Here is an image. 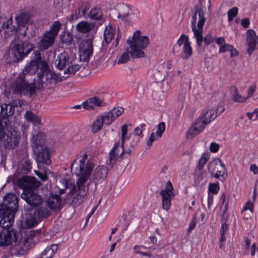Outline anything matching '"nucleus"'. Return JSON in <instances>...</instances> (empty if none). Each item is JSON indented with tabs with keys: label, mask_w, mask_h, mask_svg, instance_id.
Returning a JSON list of instances; mask_svg holds the SVG:
<instances>
[{
	"label": "nucleus",
	"mask_w": 258,
	"mask_h": 258,
	"mask_svg": "<svg viewBox=\"0 0 258 258\" xmlns=\"http://www.w3.org/2000/svg\"><path fill=\"white\" fill-rule=\"evenodd\" d=\"M177 44L178 46H174L172 48V52L174 54L179 53V47L183 44V50L180 54L181 57L183 59H188L191 56L192 50L187 35L182 34L178 39Z\"/></svg>",
	"instance_id": "9d476101"
},
{
	"label": "nucleus",
	"mask_w": 258,
	"mask_h": 258,
	"mask_svg": "<svg viewBox=\"0 0 258 258\" xmlns=\"http://www.w3.org/2000/svg\"><path fill=\"white\" fill-rule=\"evenodd\" d=\"M197 224V219L196 218V216H194V217L191 219V220L189 223V227L187 229V232H190L194 228H195V226Z\"/></svg>",
	"instance_id": "052dcab7"
},
{
	"label": "nucleus",
	"mask_w": 258,
	"mask_h": 258,
	"mask_svg": "<svg viewBox=\"0 0 258 258\" xmlns=\"http://www.w3.org/2000/svg\"><path fill=\"white\" fill-rule=\"evenodd\" d=\"M45 141V136L44 133L39 132L36 135L34 136L32 138V147L33 151H37V149L44 148L43 144Z\"/></svg>",
	"instance_id": "a878e982"
},
{
	"label": "nucleus",
	"mask_w": 258,
	"mask_h": 258,
	"mask_svg": "<svg viewBox=\"0 0 258 258\" xmlns=\"http://www.w3.org/2000/svg\"><path fill=\"white\" fill-rule=\"evenodd\" d=\"M247 210H249V211H250V212L251 213H253V204L250 201H248L246 203V205L243 207V209H242L241 212H243V211Z\"/></svg>",
	"instance_id": "bf43d9fd"
},
{
	"label": "nucleus",
	"mask_w": 258,
	"mask_h": 258,
	"mask_svg": "<svg viewBox=\"0 0 258 258\" xmlns=\"http://www.w3.org/2000/svg\"><path fill=\"white\" fill-rule=\"evenodd\" d=\"M238 14V9L237 7H233L230 9L228 12V17L229 21H231L233 18L237 16Z\"/></svg>",
	"instance_id": "5fc2aeb1"
},
{
	"label": "nucleus",
	"mask_w": 258,
	"mask_h": 258,
	"mask_svg": "<svg viewBox=\"0 0 258 258\" xmlns=\"http://www.w3.org/2000/svg\"><path fill=\"white\" fill-rule=\"evenodd\" d=\"M13 22L12 17L8 20L5 18H2V22L4 26L3 30H5L4 35L6 38L13 35L17 32L18 28L13 25Z\"/></svg>",
	"instance_id": "aec40b11"
},
{
	"label": "nucleus",
	"mask_w": 258,
	"mask_h": 258,
	"mask_svg": "<svg viewBox=\"0 0 258 258\" xmlns=\"http://www.w3.org/2000/svg\"><path fill=\"white\" fill-rule=\"evenodd\" d=\"M79 17H81L79 16V14L77 13V11H75V13H73L68 18V20L70 22H73L75 20H77Z\"/></svg>",
	"instance_id": "338daca9"
},
{
	"label": "nucleus",
	"mask_w": 258,
	"mask_h": 258,
	"mask_svg": "<svg viewBox=\"0 0 258 258\" xmlns=\"http://www.w3.org/2000/svg\"><path fill=\"white\" fill-rule=\"evenodd\" d=\"M70 62L68 53L64 51L58 55L55 60V65L58 69L61 70L69 65Z\"/></svg>",
	"instance_id": "bb28decb"
},
{
	"label": "nucleus",
	"mask_w": 258,
	"mask_h": 258,
	"mask_svg": "<svg viewBox=\"0 0 258 258\" xmlns=\"http://www.w3.org/2000/svg\"><path fill=\"white\" fill-rule=\"evenodd\" d=\"M22 170L25 173H28L30 171L31 167V162L29 160H25L22 163Z\"/></svg>",
	"instance_id": "864d4df0"
},
{
	"label": "nucleus",
	"mask_w": 258,
	"mask_h": 258,
	"mask_svg": "<svg viewBox=\"0 0 258 258\" xmlns=\"http://www.w3.org/2000/svg\"><path fill=\"white\" fill-rule=\"evenodd\" d=\"M102 116H98L91 125V131L95 134L100 131L104 124Z\"/></svg>",
	"instance_id": "72a5a7b5"
},
{
	"label": "nucleus",
	"mask_w": 258,
	"mask_h": 258,
	"mask_svg": "<svg viewBox=\"0 0 258 258\" xmlns=\"http://www.w3.org/2000/svg\"><path fill=\"white\" fill-rule=\"evenodd\" d=\"M18 198L16 195L9 193L4 197L3 203L0 205V219L6 221L14 222L16 212L19 208Z\"/></svg>",
	"instance_id": "20e7f679"
},
{
	"label": "nucleus",
	"mask_w": 258,
	"mask_h": 258,
	"mask_svg": "<svg viewBox=\"0 0 258 258\" xmlns=\"http://www.w3.org/2000/svg\"><path fill=\"white\" fill-rule=\"evenodd\" d=\"M149 42V39L147 36H141L140 31L137 30L133 37L127 40V43L131 49L130 54L132 58L143 57L144 53L142 49L147 47Z\"/></svg>",
	"instance_id": "39448f33"
},
{
	"label": "nucleus",
	"mask_w": 258,
	"mask_h": 258,
	"mask_svg": "<svg viewBox=\"0 0 258 258\" xmlns=\"http://www.w3.org/2000/svg\"><path fill=\"white\" fill-rule=\"evenodd\" d=\"M46 206L50 209H61V197L57 195L51 194V196L45 201Z\"/></svg>",
	"instance_id": "b1692460"
},
{
	"label": "nucleus",
	"mask_w": 258,
	"mask_h": 258,
	"mask_svg": "<svg viewBox=\"0 0 258 258\" xmlns=\"http://www.w3.org/2000/svg\"><path fill=\"white\" fill-rule=\"evenodd\" d=\"M106 103L98 96H94L87 99L84 101L82 106L84 109L87 110H91L94 108V107H104Z\"/></svg>",
	"instance_id": "412c9836"
},
{
	"label": "nucleus",
	"mask_w": 258,
	"mask_h": 258,
	"mask_svg": "<svg viewBox=\"0 0 258 258\" xmlns=\"http://www.w3.org/2000/svg\"><path fill=\"white\" fill-rule=\"evenodd\" d=\"M232 48V45L229 44L225 43L223 45H221L219 48V53H224L226 51H229Z\"/></svg>",
	"instance_id": "13d9d810"
},
{
	"label": "nucleus",
	"mask_w": 258,
	"mask_h": 258,
	"mask_svg": "<svg viewBox=\"0 0 258 258\" xmlns=\"http://www.w3.org/2000/svg\"><path fill=\"white\" fill-rule=\"evenodd\" d=\"M173 186L170 181H168L166 184L164 189L160 191V195L162 196V208L166 211H168L171 206V197H174V195L172 191Z\"/></svg>",
	"instance_id": "ddd939ff"
},
{
	"label": "nucleus",
	"mask_w": 258,
	"mask_h": 258,
	"mask_svg": "<svg viewBox=\"0 0 258 258\" xmlns=\"http://www.w3.org/2000/svg\"><path fill=\"white\" fill-rule=\"evenodd\" d=\"M219 149V145L216 143H212L210 146V150L213 153L217 152Z\"/></svg>",
	"instance_id": "e2e57ef3"
},
{
	"label": "nucleus",
	"mask_w": 258,
	"mask_h": 258,
	"mask_svg": "<svg viewBox=\"0 0 258 258\" xmlns=\"http://www.w3.org/2000/svg\"><path fill=\"white\" fill-rule=\"evenodd\" d=\"M22 180L25 188V190H33L38 188L41 184L40 182L34 177L25 176L22 177Z\"/></svg>",
	"instance_id": "4be33fe9"
},
{
	"label": "nucleus",
	"mask_w": 258,
	"mask_h": 258,
	"mask_svg": "<svg viewBox=\"0 0 258 258\" xmlns=\"http://www.w3.org/2000/svg\"><path fill=\"white\" fill-rule=\"evenodd\" d=\"M121 148L122 149V151L121 153L120 154V156H121L124 153V142L126 139H127L126 137V135L127 133V125L126 124H123L122 125L121 128Z\"/></svg>",
	"instance_id": "ea45409f"
},
{
	"label": "nucleus",
	"mask_w": 258,
	"mask_h": 258,
	"mask_svg": "<svg viewBox=\"0 0 258 258\" xmlns=\"http://www.w3.org/2000/svg\"><path fill=\"white\" fill-rule=\"evenodd\" d=\"M50 79L52 82H54L55 84L61 82L62 81V78H61L59 75L54 73L50 74Z\"/></svg>",
	"instance_id": "4d7b16f0"
},
{
	"label": "nucleus",
	"mask_w": 258,
	"mask_h": 258,
	"mask_svg": "<svg viewBox=\"0 0 258 258\" xmlns=\"http://www.w3.org/2000/svg\"><path fill=\"white\" fill-rule=\"evenodd\" d=\"M21 198L29 205V208H36L43 202L42 196L34 190H24L21 194Z\"/></svg>",
	"instance_id": "9b49d317"
},
{
	"label": "nucleus",
	"mask_w": 258,
	"mask_h": 258,
	"mask_svg": "<svg viewBox=\"0 0 258 258\" xmlns=\"http://www.w3.org/2000/svg\"><path fill=\"white\" fill-rule=\"evenodd\" d=\"M80 59L83 61H88L93 54L92 40L87 39L82 42V46L79 48Z\"/></svg>",
	"instance_id": "4468645a"
},
{
	"label": "nucleus",
	"mask_w": 258,
	"mask_h": 258,
	"mask_svg": "<svg viewBox=\"0 0 258 258\" xmlns=\"http://www.w3.org/2000/svg\"><path fill=\"white\" fill-rule=\"evenodd\" d=\"M129 52L127 50L125 52L122 53L120 57L117 60L118 64H122L126 63L130 59V55Z\"/></svg>",
	"instance_id": "c03bdc74"
},
{
	"label": "nucleus",
	"mask_w": 258,
	"mask_h": 258,
	"mask_svg": "<svg viewBox=\"0 0 258 258\" xmlns=\"http://www.w3.org/2000/svg\"><path fill=\"white\" fill-rule=\"evenodd\" d=\"M37 63L31 61L20 73L18 77L13 82L11 85L12 91L15 94L32 96L36 92V87L34 84L28 83L26 81V76L30 74H35L38 71Z\"/></svg>",
	"instance_id": "f03ea898"
},
{
	"label": "nucleus",
	"mask_w": 258,
	"mask_h": 258,
	"mask_svg": "<svg viewBox=\"0 0 258 258\" xmlns=\"http://www.w3.org/2000/svg\"><path fill=\"white\" fill-rule=\"evenodd\" d=\"M221 199L222 200V204L224 205V208L223 210V217L224 216V214L227 212L228 208V203H229V198L226 196L225 193H223L221 196Z\"/></svg>",
	"instance_id": "de8ad7c7"
},
{
	"label": "nucleus",
	"mask_w": 258,
	"mask_h": 258,
	"mask_svg": "<svg viewBox=\"0 0 258 258\" xmlns=\"http://www.w3.org/2000/svg\"><path fill=\"white\" fill-rule=\"evenodd\" d=\"M258 37H256L255 32L252 29H248L246 32V40L248 44L247 53L251 55L255 49Z\"/></svg>",
	"instance_id": "6ab92c4d"
},
{
	"label": "nucleus",
	"mask_w": 258,
	"mask_h": 258,
	"mask_svg": "<svg viewBox=\"0 0 258 258\" xmlns=\"http://www.w3.org/2000/svg\"><path fill=\"white\" fill-rule=\"evenodd\" d=\"M123 111L124 109L121 107H114L110 111H109L115 119L119 116H120L123 112Z\"/></svg>",
	"instance_id": "37998d69"
},
{
	"label": "nucleus",
	"mask_w": 258,
	"mask_h": 258,
	"mask_svg": "<svg viewBox=\"0 0 258 258\" xmlns=\"http://www.w3.org/2000/svg\"><path fill=\"white\" fill-rule=\"evenodd\" d=\"M119 146V143H115L110 152H109V162L108 163L109 166L110 167H112L114 164L115 163L118 153H116V150Z\"/></svg>",
	"instance_id": "473e14b6"
},
{
	"label": "nucleus",
	"mask_w": 258,
	"mask_h": 258,
	"mask_svg": "<svg viewBox=\"0 0 258 258\" xmlns=\"http://www.w3.org/2000/svg\"><path fill=\"white\" fill-rule=\"evenodd\" d=\"M61 27L62 24L59 21H55L52 25L51 28L48 31H47V32L50 34L51 35H53L54 37L56 38L58 35V32L61 29Z\"/></svg>",
	"instance_id": "e433bc0d"
},
{
	"label": "nucleus",
	"mask_w": 258,
	"mask_h": 258,
	"mask_svg": "<svg viewBox=\"0 0 258 258\" xmlns=\"http://www.w3.org/2000/svg\"><path fill=\"white\" fill-rule=\"evenodd\" d=\"M81 66L79 64H72L71 66L69 67L66 70H64V74H74L76 72L79 70Z\"/></svg>",
	"instance_id": "09e8293b"
},
{
	"label": "nucleus",
	"mask_w": 258,
	"mask_h": 258,
	"mask_svg": "<svg viewBox=\"0 0 258 258\" xmlns=\"http://www.w3.org/2000/svg\"><path fill=\"white\" fill-rule=\"evenodd\" d=\"M156 140V138L154 135V133H152L147 141V145L149 147L151 146L153 142Z\"/></svg>",
	"instance_id": "0e129e2a"
},
{
	"label": "nucleus",
	"mask_w": 258,
	"mask_h": 258,
	"mask_svg": "<svg viewBox=\"0 0 258 258\" xmlns=\"http://www.w3.org/2000/svg\"><path fill=\"white\" fill-rule=\"evenodd\" d=\"M60 42L63 45L66 46L72 44L73 42V36L71 33L69 31L61 32L59 36Z\"/></svg>",
	"instance_id": "c756f323"
},
{
	"label": "nucleus",
	"mask_w": 258,
	"mask_h": 258,
	"mask_svg": "<svg viewBox=\"0 0 258 258\" xmlns=\"http://www.w3.org/2000/svg\"><path fill=\"white\" fill-rule=\"evenodd\" d=\"M58 249L57 244H52L47 247L42 252L40 258H51Z\"/></svg>",
	"instance_id": "7c9ffc66"
},
{
	"label": "nucleus",
	"mask_w": 258,
	"mask_h": 258,
	"mask_svg": "<svg viewBox=\"0 0 258 258\" xmlns=\"http://www.w3.org/2000/svg\"><path fill=\"white\" fill-rule=\"evenodd\" d=\"M90 17L94 20H100L102 16V11L99 8L92 9L89 13Z\"/></svg>",
	"instance_id": "58836bf2"
},
{
	"label": "nucleus",
	"mask_w": 258,
	"mask_h": 258,
	"mask_svg": "<svg viewBox=\"0 0 258 258\" xmlns=\"http://www.w3.org/2000/svg\"><path fill=\"white\" fill-rule=\"evenodd\" d=\"M215 111V114H217V116L220 115L221 113H222L225 110L224 107L219 104L216 108L214 110Z\"/></svg>",
	"instance_id": "69168bd1"
},
{
	"label": "nucleus",
	"mask_w": 258,
	"mask_h": 258,
	"mask_svg": "<svg viewBox=\"0 0 258 258\" xmlns=\"http://www.w3.org/2000/svg\"><path fill=\"white\" fill-rule=\"evenodd\" d=\"M194 124L197 127L199 128V129L201 130L202 131H203L205 128L206 125L208 124L207 123L205 122V121H204L202 118H201L200 117L198 118L195 122Z\"/></svg>",
	"instance_id": "603ef678"
},
{
	"label": "nucleus",
	"mask_w": 258,
	"mask_h": 258,
	"mask_svg": "<svg viewBox=\"0 0 258 258\" xmlns=\"http://www.w3.org/2000/svg\"><path fill=\"white\" fill-rule=\"evenodd\" d=\"M209 159V156L208 154H204L200 158L199 164L198 165V168L201 170L203 169L205 164L208 161Z\"/></svg>",
	"instance_id": "a18cd8bd"
},
{
	"label": "nucleus",
	"mask_w": 258,
	"mask_h": 258,
	"mask_svg": "<svg viewBox=\"0 0 258 258\" xmlns=\"http://www.w3.org/2000/svg\"><path fill=\"white\" fill-rule=\"evenodd\" d=\"M115 35V30L111 26H107L104 31V40L106 43H110Z\"/></svg>",
	"instance_id": "2f4dec72"
},
{
	"label": "nucleus",
	"mask_w": 258,
	"mask_h": 258,
	"mask_svg": "<svg viewBox=\"0 0 258 258\" xmlns=\"http://www.w3.org/2000/svg\"><path fill=\"white\" fill-rule=\"evenodd\" d=\"M36 154V161L38 166H43L44 165H49L51 163L50 157V152L48 148L45 147L44 148L37 149V151H34Z\"/></svg>",
	"instance_id": "2eb2a0df"
},
{
	"label": "nucleus",
	"mask_w": 258,
	"mask_h": 258,
	"mask_svg": "<svg viewBox=\"0 0 258 258\" xmlns=\"http://www.w3.org/2000/svg\"><path fill=\"white\" fill-rule=\"evenodd\" d=\"M102 117V121H103V123L106 125H110L112 123L113 120L115 119L114 117H113L112 115L109 111L107 113L104 115H101Z\"/></svg>",
	"instance_id": "79ce46f5"
},
{
	"label": "nucleus",
	"mask_w": 258,
	"mask_h": 258,
	"mask_svg": "<svg viewBox=\"0 0 258 258\" xmlns=\"http://www.w3.org/2000/svg\"><path fill=\"white\" fill-rule=\"evenodd\" d=\"M30 244L27 239L18 242L15 245L13 246L10 252L12 255L20 256L25 255L30 248Z\"/></svg>",
	"instance_id": "dca6fc26"
},
{
	"label": "nucleus",
	"mask_w": 258,
	"mask_h": 258,
	"mask_svg": "<svg viewBox=\"0 0 258 258\" xmlns=\"http://www.w3.org/2000/svg\"><path fill=\"white\" fill-rule=\"evenodd\" d=\"M141 137L138 136L131 135L130 137V146L134 147L140 142Z\"/></svg>",
	"instance_id": "3c124183"
},
{
	"label": "nucleus",
	"mask_w": 258,
	"mask_h": 258,
	"mask_svg": "<svg viewBox=\"0 0 258 258\" xmlns=\"http://www.w3.org/2000/svg\"><path fill=\"white\" fill-rule=\"evenodd\" d=\"M217 117V114H215L214 109H209L204 112L203 115L200 117L205 121V123L209 124L212 120Z\"/></svg>",
	"instance_id": "f704fd0d"
},
{
	"label": "nucleus",
	"mask_w": 258,
	"mask_h": 258,
	"mask_svg": "<svg viewBox=\"0 0 258 258\" xmlns=\"http://www.w3.org/2000/svg\"><path fill=\"white\" fill-rule=\"evenodd\" d=\"M90 8V5L87 2H81L80 3L77 7L78 13L79 16H85L86 12Z\"/></svg>",
	"instance_id": "c9c22d12"
},
{
	"label": "nucleus",
	"mask_w": 258,
	"mask_h": 258,
	"mask_svg": "<svg viewBox=\"0 0 258 258\" xmlns=\"http://www.w3.org/2000/svg\"><path fill=\"white\" fill-rule=\"evenodd\" d=\"M17 103L3 104L1 106L0 118L5 119L13 114L15 111V107Z\"/></svg>",
	"instance_id": "393cba45"
},
{
	"label": "nucleus",
	"mask_w": 258,
	"mask_h": 258,
	"mask_svg": "<svg viewBox=\"0 0 258 258\" xmlns=\"http://www.w3.org/2000/svg\"><path fill=\"white\" fill-rule=\"evenodd\" d=\"M201 130L199 129L194 124L191 125V127L188 131L187 138L189 139H192L196 136L200 134L202 132Z\"/></svg>",
	"instance_id": "a19ab883"
},
{
	"label": "nucleus",
	"mask_w": 258,
	"mask_h": 258,
	"mask_svg": "<svg viewBox=\"0 0 258 258\" xmlns=\"http://www.w3.org/2000/svg\"><path fill=\"white\" fill-rule=\"evenodd\" d=\"M55 37L46 32L39 43V48L41 50H45L51 47L54 43Z\"/></svg>",
	"instance_id": "5701e85b"
},
{
	"label": "nucleus",
	"mask_w": 258,
	"mask_h": 258,
	"mask_svg": "<svg viewBox=\"0 0 258 258\" xmlns=\"http://www.w3.org/2000/svg\"><path fill=\"white\" fill-rule=\"evenodd\" d=\"M165 130V124L164 122H161L159 123L157 127V130L156 132V135L158 139L162 137L163 133Z\"/></svg>",
	"instance_id": "49530a36"
},
{
	"label": "nucleus",
	"mask_w": 258,
	"mask_h": 258,
	"mask_svg": "<svg viewBox=\"0 0 258 258\" xmlns=\"http://www.w3.org/2000/svg\"><path fill=\"white\" fill-rule=\"evenodd\" d=\"M14 222L2 221L0 219V246H7L16 242L19 233L11 227Z\"/></svg>",
	"instance_id": "6e6552de"
},
{
	"label": "nucleus",
	"mask_w": 258,
	"mask_h": 258,
	"mask_svg": "<svg viewBox=\"0 0 258 258\" xmlns=\"http://www.w3.org/2000/svg\"><path fill=\"white\" fill-rule=\"evenodd\" d=\"M34 45L23 41H14L10 45L5 58L8 63L17 62L23 59L34 48Z\"/></svg>",
	"instance_id": "7ed1b4c3"
},
{
	"label": "nucleus",
	"mask_w": 258,
	"mask_h": 258,
	"mask_svg": "<svg viewBox=\"0 0 258 258\" xmlns=\"http://www.w3.org/2000/svg\"><path fill=\"white\" fill-rule=\"evenodd\" d=\"M75 162L76 160L71 164V171L77 176H80L77 180V186H73L70 194L71 196L77 194L72 200V204L78 206L83 202L88 192L89 183L86 184V183L92 172L94 165L90 161L84 162V159H80L79 164H76Z\"/></svg>",
	"instance_id": "f257e3e1"
},
{
	"label": "nucleus",
	"mask_w": 258,
	"mask_h": 258,
	"mask_svg": "<svg viewBox=\"0 0 258 258\" xmlns=\"http://www.w3.org/2000/svg\"><path fill=\"white\" fill-rule=\"evenodd\" d=\"M128 16V12L126 13H122V12H119L118 13L117 18L118 19H121L123 21H126L127 20V17Z\"/></svg>",
	"instance_id": "680f3d73"
},
{
	"label": "nucleus",
	"mask_w": 258,
	"mask_h": 258,
	"mask_svg": "<svg viewBox=\"0 0 258 258\" xmlns=\"http://www.w3.org/2000/svg\"><path fill=\"white\" fill-rule=\"evenodd\" d=\"M24 117L27 121L31 122L34 126L42 125L39 117L31 111H27L24 114Z\"/></svg>",
	"instance_id": "c85d7f7f"
},
{
	"label": "nucleus",
	"mask_w": 258,
	"mask_h": 258,
	"mask_svg": "<svg viewBox=\"0 0 258 258\" xmlns=\"http://www.w3.org/2000/svg\"><path fill=\"white\" fill-rule=\"evenodd\" d=\"M108 169L105 166H97L93 173V182L95 185L102 183L106 178Z\"/></svg>",
	"instance_id": "a211bd4d"
},
{
	"label": "nucleus",
	"mask_w": 258,
	"mask_h": 258,
	"mask_svg": "<svg viewBox=\"0 0 258 258\" xmlns=\"http://www.w3.org/2000/svg\"><path fill=\"white\" fill-rule=\"evenodd\" d=\"M220 189L219 183H211L209 185V191L213 194H217Z\"/></svg>",
	"instance_id": "8fccbe9b"
},
{
	"label": "nucleus",
	"mask_w": 258,
	"mask_h": 258,
	"mask_svg": "<svg viewBox=\"0 0 258 258\" xmlns=\"http://www.w3.org/2000/svg\"><path fill=\"white\" fill-rule=\"evenodd\" d=\"M215 40V38L210 34H208L203 37V42L204 41L205 45L207 46L213 43Z\"/></svg>",
	"instance_id": "6e6d98bb"
},
{
	"label": "nucleus",
	"mask_w": 258,
	"mask_h": 258,
	"mask_svg": "<svg viewBox=\"0 0 258 258\" xmlns=\"http://www.w3.org/2000/svg\"><path fill=\"white\" fill-rule=\"evenodd\" d=\"M204 16V11L201 9H198L196 7V12L192 17L191 29L199 47L202 46L203 40V26L206 20Z\"/></svg>",
	"instance_id": "0eeeda50"
},
{
	"label": "nucleus",
	"mask_w": 258,
	"mask_h": 258,
	"mask_svg": "<svg viewBox=\"0 0 258 258\" xmlns=\"http://www.w3.org/2000/svg\"><path fill=\"white\" fill-rule=\"evenodd\" d=\"M231 91L233 92L232 98L234 102H244L247 98L240 95L238 92L237 89L235 87L231 88Z\"/></svg>",
	"instance_id": "4c0bfd02"
},
{
	"label": "nucleus",
	"mask_w": 258,
	"mask_h": 258,
	"mask_svg": "<svg viewBox=\"0 0 258 258\" xmlns=\"http://www.w3.org/2000/svg\"><path fill=\"white\" fill-rule=\"evenodd\" d=\"M208 170L212 177L221 181L227 177V170L224 163L220 159H214L208 164Z\"/></svg>",
	"instance_id": "1a4fd4ad"
},
{
	"label": "nucleus",
	"mask_w": 258,
	"mask_h": 258,
	"mask_svg": "<svg viewBox=\"0 0 258 258\" xmlns=\"http://www.w3.org/2000/svg\"><path fill=\"white\" fill-rule=\"evenodd\" d=\"M2 139L4 147L6 149H14L19 146L20 136L16 132H9L4 134Z\"/></svg>",
	"instance_id": "f8f14e48"
},
{
	"label": "nucleus",
	"mask_w": 258,
	"mask_h": 258,
	"mask_svg": "<svg viewBox=\"0 0 258 258\" xmlns=\"http://www.w3.org/2000/svg\"><path fill=\"white\" fill-rule=\"evenodd\" d=\"M95 26V24L94 23L81 21L76 25V29L79 32L85 34L94 29Z\"/></svg>",
	"instance_id": "cd10ccee"
},
{
	"label": "nucleus",
	"mask_w": 258,
	"mask_h": 258,
	"mask_svg": "<svg viewBox=\"0 0 258 258\" xmlns=\"http://www.w3.org/2000/svg\"><path fill=\"white\" fill-rule=\"evenodd\" d=\"M241 25L244 28H247L249 27V20L248 18H245L241 20Z\"/></svg>",
	"instance_id": "774afa93"
},
{
	"label": "nucleus",
	"mask_w": 258,
	"mask_h": 258,
	"mask_svg": "<svg viewBox=\"0 0 258 258\" xmlns=\"http://www.w3.org/2000/svg\"><path fill=\"white\" fill-rule=\"evenodd\" d=\"M32 15L30 11H22L15 18L18 27L25 28L24 31L22 35L26 36L27 27L26 25L29 23L31 18Z\"/></svg>",
	"instance_id": "f3484780"
},
{
	"label": "nucleus",
	"mask_w": 258,
	"mask_h": 258,
	"mask_svg": "<svg viewBox=\"0 0 258 258\" xmlns=\"http://www.w3.org/2000/svg\"><path fill=\"white\" fill-rule=\"evenodd\" d=\"M25 210L28 212L26 214L25 223L26 225L31 228L38 223V220L48 217L51 214L50 210L46 204H42L34 208H24Z\"/></svg>",
	"instance_id": "423d86ee"
}]
</instances>
